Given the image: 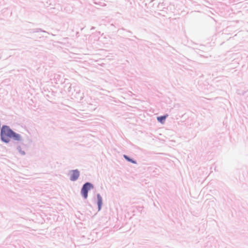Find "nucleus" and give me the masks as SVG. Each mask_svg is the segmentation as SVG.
<instances>
[{"mask_svg": "<svg viewBox=\"0 0 248 248\" xmlns=\"http://www.w3.org/2000/svg\"><path fill=\"white\" fill-rule=\"evenodd\" d=\"M0 137L1 140L6 143L9 142L12 138L16 140H19L20 139V136L19 134L15 133L9 126L6 125L2 127Z\"/></svg>", "mask_w": 248, "mask_h": 248, "instance_id": "1", "label": "nucleus"}, {"mask_svg": "<svg viewBox=\"0 0 248 248\" xmlns=\"http://www.w3.org/2000/svg\"><path fill=\"white\" fill-rule=\"evenodd\" d=\"M93 188V186L89 183H86L83 185L81 192L85 199H86L88 197V191Z\"/></svg>", "mask_w": 248, "mask_h": 248, "instance_id": "2", "label": "nucleus"}, {"mask_svg": "<svg viewBox=\"0 0 248 248\" xmlns=\"http://www.w3.org/2000/svg\"><path fill=\"white\" fill-rule=\"evenodd\" d=\"M79 176V171L77 170H73L71 172L70 180L72 181L77 180Z\"/></svg>", "mask_w": 248, "mask_h": 248, "instance_id": "3", "label": "nucleus"}, {"mask_svg": "<svg viewBox=\"0 0 248 248\" xmlns=\"http://www.w3.org/2000/svg\"><path fill=\"white\" fill-rule=\"evenodd\" d=\"M102 203V198L99 195H97V204H98L99 210L100 209Z\"/></svg>", "mask_w": 248, "mask_h": 248, "instance_id": "4", "label": "nucleus"}, {"mask_svg": "<svg viewBox=\"0 0 248 248\" xmlns=\"http://www.w3.org/2000/svg\"><path fill=\"white\" fill-rule=\"evenodd\" d=\"M168 116V115L166 116H163L161 117H157V120L160 122L161 123L163 124L164 123L166 117Z\"/></svg>", "mask_w": 248, "mask_h": 248, "instance_id": "5", "label": "nucleus"}, {"mask_svg": "<svg viewBox=\"0 0 248 248\" xmlns=\"http://www.w3.org/2000/svg\"><path fill=\"white\" fill-rule=\"evenodd\" d=\"M124 158L128 161H131L133 163H135L136 162L134 161H133L132 159H130L129 157H128L126 155H124Z\"/></svg>", "mask_w": 248, "mask_h": 248, "instance_id": "6", "label": "nucleus"}]
</instances>
